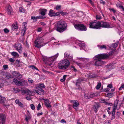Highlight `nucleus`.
Listing matches in <instances>:
<instances>
[{
  "label": "nucleus",
  "instance_id": "f257e3e1",
  "mask_svg": "<svg viewBox=\"0 0 124 124\" xmlns=\"http://www.w3.org/2000/svg\"><path fill=\"white\" fill-rule=\"evenodd\" d=\"M110 55L109 53L99 54L96 56L94 57V60H97L95 62V65L98 66H101L102 64L105 63V62L101 60L108 58Z\"/></svg>",
  "mask_w": 124,
  "mask_h": 124
},
{
  "label": "nucleus",
  "instance_id": "f03ea898",
  "mask_svg": "<svg viewBox=\"0 0 124 124\" xmlns=\"http://www.w3.org/2000/svg\"><path fill=\"white\" fill-rule=\"evenodd\" d=\"M67 25L65 21L61 20L59 21L56 25V30L60 32H62L67 30Z\"/></svg>",
  "mask_w": 124,
  "mask_h": 124
},
{
  "label": "nucleus",
  "instance_id": "7ed1b4c3",
  "mask_svg": "<svg viewBox=\"0 0 124 124\" xmlns=\"http://www.w3.org/2000/svg\"><path fill=\"white\" fill-rule=\"evenodd\" d=\"M70 64L69 60L64 59L59 62L58 64V67L60 69L65 70L68 68Z\"/></svg>",
  "mask_w": 124,
  "mask_h": 124
},
{
  "label": "nucleus",
  "instance_id": "20e7f679",
  "mask_svg": "<svg viewBox=\"0 0 124 124\" xmlns=\"http://www.w3.org/2000/svg\"><path fill=\"white\" fill-rule=\"evenodd\" d=\"M100 22L94 20L90 22L89 24V27L93 29H100Z\"/></svg>",
  "mask_w": 124,
  "mask_h": 124
},
{
  "label": "nucleus",
  "instance_id": "39448f33",
  "mask_svg": "<svg viewBox=\"0 0 124 124\" xmlns=\"http://www.w3.org/2000/svg\"><path fill=\"white\" fill-rule=\"evenodd\" d=\"M43 41V39L41 38H38L35 41V46L36 47L38 48H40L41 47L44 46L46 43L42 44Z\"/></svg>",
  "mask_w": 124,
  "mask_h": 124
},
{
  "label": "nucleus",
  "instance_id": "423d86ee",
  "mask_svg": "<svg viewBox=\"0 0 124 124\" xmlns=\"http://www.w3.org/2000/svg\"><path fill=\"white\" fill-rule=\"evenodd\" d=\"M74 26L76 29L79 31H85L87 30L86 27L82 24H77Z\"/></svg>",
  "mask_w": 124,
  "mask_h": 124
},
{
  "label": "nucleus",
  "instance_id": "0eeeda50",
  "mask_svg": "<svg viewBox=\"0 0 124 124\" xmlns=\"http://www.w3.org/2000/svg\"><path fill=\"white\" fill-rule=\"evenodd\" d=\"M64 58H66V59H69L70 61L72 62H74L73 59L72 55L69 51H67L65 52L64 54Z\"/></svg>",
  "mask_w": 124,
  "mask_h": 124
},
{
  "label": "nucleus",
  "instance_id": "6e6552de",
  "mask_svg": "<svg viewBox=\"0 0 124 124\" xmlns=\"http://www.w3.org/2000/svg\"><path fill=\"white\" fill-rule=\"evenodd\" d=\"M70 101V102L73 103V108L76 110H78V108L79 105L78 102L77 100H71Z\"/></svg>",
  "mask_w": 124,
  "mask_h": 124
},
{
  "label": "nucleus",
  "instance_id": "1a4fd4ad",
  "mask_svg": "<svg viewBox=\"0 0 124 124\" xmlns=\"http://www.w3.org/2000/svg\"><path fill=\"white\" fill-rule=\"evenodd\" d=\"M101 27L108 28H110V26L108 23L101 22H100V29Z\"/></svg>",
  "mask_w": 124,
  "mask_h": 124
},
{
  "label": "nucleus",
  "instance_id": "9d476101",
  "mask_svg": "<svg viewBox=\"0 0 124 124\" xmlns=\"http://www.w3.org/2000/svg\"><path fill=\"white\" fill-rule=\"evenodd\" d=\"M12 74L15 77L18 79H20L22 77V76L21 74L17 71H13Z\"/></svg>",
  "mask_w": 124,
  "mask_h": 124
},
{
  "label": "nucleus",
  "instance_id": "9b49d317",
  "mask_svg": "<svg viewBox=\"0 0 124 124\" xmlns=\"http://www.w3.org/2000/svg\"><path fill=\"white\" fill-rule=\"evenodd\" d=\"M0 74L5 76V77L6 79H8L11 78V75L8 73H5L3 71L1 70L0 71Z\"/></svg>",
  "mask_w": 124,
  "mask_h": 124
},
{
  "label": "nucleus",
  "instance_id": "f8f14e48",
  "mask_svg": "<svg viewBox=\"0 0 124 124\" xmlns=\"http://www.w3.org/2000/svg\"><path fill=\"white\" fill-rule=\"evenodd\" d=\"M6 118V116L2 114H0V123L5 124Z\"/></svg>",
  "mask_w": 124,
  "mask_h": 124
},
{
  "label": "nucleus",
  "instance_id": "ddd939ff",
  "mask_svg": "<svg viewBox=\"0 0 124 124\" xmlns=\"http://www.w3.org/2000/svg\"><path fill=\"white\" fill-rule=\"evenodd\" d=\"M43 100L44 101L45 103V104L47 108H50L51 106L50 105V103L49 102V100L46 99H43Z\"/></svg>",
  "mask_w": 124,
  "mask_h": 124
},
{
  "label": "nucleus",
  "instance_id": "4468645a",
  "mask_svg": "<svg viewBox=\"0 0 124 124\" xmlns=\"http://www.w3.org/2000/svg\"><path fill=\"white\" fill-rule=\"evenodd\" d=\"M95 96V94L94 93H88L85 94V96L86 98L89 99L90 98H93Z\"/></svg>",
  "mask_w": 124,
  "mask_h": 124
},
{
  "label": "nucleus",
  "instance_id": "2eb2a0df",
  "mask_svg": "<svg viewBox=\"0 0 124 124\" xmlns=\"http://www.w3.org/2000/svg\"><path fill=\"white\" fill-rule=\"evenodd\" d=\"M59 55L58 53L57 54H56L54 56H51L49 57V60L51 61H53L56 59L58 57Z\"/></svg>",
  "mask_w": 124,
  "mask_h": 124
},
{
  "label": "nucleus",
  "instance_id": "dca6fc26",
  "mask_svg": "<svg viewBox=\"0 0 124 124\" xmlns=\"http://www.w3.org/2000/svg\"><path fill=\"white\" fill-rule=\"evenodd\" d=\"M28 85V83L27 82L23 80L22 81H19L18 85L27 86Z\"/></svg>",
  "mask_w": 124,
  "mask_h": 124
},
{
  "label": "nucleus",
  "instance_id": "f3484780",
  "mask_svg": "<svg viewBox=\"0 0 124 124\" xmlns=\"http://www.w3.org/2000/svg\"><path fill=\"white\" fill-rule=\"evenodd\" d=\"M47 11V10L46 9L40 8L39 14L43 16H44L45 15Z\"/></svg>",
  "mask_w": 124,
  "mask_h": 124
},
{
  "label": "nucleus",
  "instance_id": "a211bd4d",
  "mask_svg": "<svg viewBox=\"0 0 124 124\" xmlns=\"http://www.w3.org/2000/svg\"><path fill=\"white\" fill-rule=\"evenodd\" d=\"M7 12L8 14L10 15H12L13 11L11 7L9 5L8 6L7 9Z\"/></svg>",
  "mask_w": 124,
  "mask_h": 124
},
{
  "label": "nucleus",
  "instance_id": "6ab92c4d",
  "mask_svg": "<svg viewBox=\"0 0 124 124\" xmlns=\"http://www.w3.org/2000/svg\"><path fill=\"white\" fill-rule=\"evenodd\" d=\"M27 25V23L26 22H23L22 24V26H23V29L22 31V33L23 32V35L26 31V27Z\"/></svg>",
  "mask_w": 124,
  "mask_h": 124
},
{
  "label": "nucleus",
  "instance_id": "aec40b11",
  "mask_svg": "<svg viewBox=\"0 0 124 124\" xmlns=\"http://www.w3.org/2000/svg\"><path fill=\"white\" fill-rule=\"evenodd\" d=\"M100 107V104L96 103L93 106V109L94 111L96 112L97 111L98 108Z\"/></svg>",
  "mask_w": 124,
  "mask_h": 124
},
{
  "label": "nucleus",
  "instance_id": "412c9836",
  "mask_svg": "<svg viewBox=\"0 0 124 124\" xmlns=\"http://www.w3.org/2000/svg\"><path fill=\"white\" fill-rule=\"evenodd\" d=\"M118 102V101L117 100L115 101L114 107L113 108V110L115 111L116 109Z\"/></svg>",
  "mask_w": 124,
  "mask_h": 124
},
{
  "label": "nucleus",
  "instance_id": "4be33fe9",
  "mask_svg": "<svg viewBox=\"0 0 124 124\" xmlns=\"http://www.w3.org/2000/svg\"><path fill=\"white\" fill-rule=\"evenodd\" d=\"M44 18V17H43V16H37L36 17L31 16V19L33 20L38 19H43Z\"/></svg>",
  "mask_w": 124,
  "mask_h": 124
},
{
  "label": "nucleus",
  "instance_id": "5701e85b",
  "mask_svg": "<svg viewBox=\"0 0 124 124\" xmlns=\"http://www.w3.org/2000/svg\"><path fill=\"white\" fill-rule=\"evenodd\" d=\"M55 12L53 10L51 9L48 13V15L51 16H54Z\"/></svg>",
  "mask_w": 124,
  "mask_h": 124
},
{
  "label": "nucleus",
  "instance_id": "b1692460",
  "mask_svg": "<svg viewBox=\"0 0 124 124\" xmlns=\"http://www.w3.org/2000/svg\"><path fill=\"white\" fill-rule=\"evenodd\" d=\"M16 103L17 104H18V105L20 107H23V104L22 102H20L19 100H15Z\"/></svg>",
  "mask_w": 124,
  "mask_h": 124
},
{
  "label": "nucleus",
  "instance_id": "393cba45",
  "mask_svg": "<svg viewBox=\"0 0 124 124\" xmlns=\"http://www.w3.org/2000/svg\"><path fill=\"white\" fill-rule=\"evenodd\" d=\"M97 46L101 49H106L107 48V47L105 45H98Z\"/></svg>",
  "mask_w": 124,
  "mask_h": 124
},
{
  "label": "nucleus",
  "instance_id": "a878e982",
  "mask_svg": "<svg viewBox=\"0 0 124 124\" xmlns=\"http://www.w3.org/2000/svg\"><path fill=\"white\" fill-rule=\"evenodd\" d=\"M28 113H27V115H25V120L27 122H28L29 120L31 118L30 116L28 114H29V111H28Z\"/></svg>",
  "mask_w": 124,
  "mask_h": 124
},
{
  "label": "nucleus",
  "instance_id": "bb28decb",
  "mask_svg": "<svg viewBox=\"0 0 124 124\" xmlns=\"http://www.w3.org/2000/svg\"><path fill=\"white\" fill-rule=\"evenodd\" d=\"M12 29V30L14 31L15 29H18V27L17 24H13L11 26Z\"/></svg>",
  "mask_w": 124,
  "mask_h": 124
},
{
  "label": "nucleus",
  "instance_id": "cd10ccee",
  "mask_svg": "<svg viewBox=\"0 0 124 124\" xmlns=\"http://www.w3.org/2000/svg\"><path fill=\"white\" fill-rule=\"evenodd\" d=\"M6 100V98L5 97H3L1 96H0V102L2 103H4Z\"/></svg>",
  "mask_w": 124,
  "mask_h": 124
},
{
  "label": "nucleus",
  "instance_id": "c85d7f7f",
  "mask_svg": "<svg viewBox=\"0 0 124 124\" xmlns=\"http://www.w3.org/2000/svg\"><path fill=\"white\" fill-rule=\"evenodd\" d=\"M16 50L18 51V52L20 53H22V46H21L20 47H17L16 49Z\"/></svg>",
  "mask_w": 124,
  "mask_h": 124
},
{
  "label": "nucleus",
  "instance_id": "c756f323",
  "mask_svg": "<svg viewBox=\"0 0 124 124\" xmlns=\"http://www.w3.org/2000/svg\"><path fill=\"white\" fill-rule=\"evenodd\" d=\"M118 42H117L115 43L112 44L111 45L112 46L113 48L116 47L118 45Z\"/></svg>",
  "mask_w": 124,
  "mask_h": 124
},
{
  "label": "nucleus",
  "instance_id": "7c9ffc66",
  "mask_svg": "<svg viewBox=\"0 0 124 124\" xmlns=\"http://www.w3.org/2000/svg\"><path fill=\"white\" fill-rule=\"evenodd\" d=\"M79 60L81 61H83L85 62H87L88 61L89 59H88L85 58H80Z\"/></svg>",
  "mask_w": 124,
  "mask_h": 124
},
{
  "label": "nucleus",
  "instance_id": "2f4dec72",
  "mask_svg": "<svg viewBox=\"0 0 124 124\" xmlns=\"http://www.w3.org/2000/svg\"><path fill=\"white\" fill-rule=\"evenodd\" d=\"M115 111L113 110L112 112V116L111 120H112L113 119H114L115 118Z\"/></svg>",
  "mask_w": 124,
  "mask_h": 124
},
{
  "label": "nucleus",
  "instance_id": "473e14b6",
  "mask_svg": "<svg viewBox=\"0 0 124 124\" xmlns=\"http://www.w3.org/2000/svg\"><path fill=\"white\" fill-rule=\"evenodd\" d=\"M36 88L39 90L40 91L44 92V91L39 86H37L36 87Z\"/></svg>",
  "mask_w": 124,
  "mask_h": 124
},
{
  "label": "nucleus",
  "instance_id": "72a5a7b5",
  "mask_svg": "<svg viewBox=\"0 0 124 124\" xmlns=\"http://www.w3.org/2000/svg\"><path fill=\"white\" fill-rule=\"evenodd\" d=\"M11 55L14 56H19L18 54L16 52H13L11 53Z\"/></svg>",
  "mask_w": 124,
  "mask_h": 124
},
{
  "label": "nucleus",
  "instance_id": "f704fd0d",
  "mask_svg": "<svg viewBox=\"0 0 124 124\" xmlns=\"http://www.w3.org/2000/svg\"><path fill=\"white\" fill-rule=\"evenodd\" d=\"M67 76V75H64L63 77L61 79H60L61 81L62 82L64 81L66 79Z\"/></svg>",
  "mask_w": 124,
  "mask_h": 124
},
{
  "label": "nucleus",
  "instance_id": "c9c22d12",
  "mask_svg": "<svg viewBox=\"0 0 124 124\" xmlns=\"http://www.w3.org/2000/svg\"><path fill=\"white\" fill-rule=\"evenodd\" d=\"M13 82L15 83V84L17 85H18L19 81H18L16 79L14 78L13 80Z\"/></svg>",
  "mask_w": 124,
  "mask_h": 124
},
{
  "label": "nucleus",
  "instance_id": "e433bc0d",
  "mask_svg": "<svg viewBox=\"0 0 124 124\" xmlns=\"http://www.w3.org/2000/svg\"><path fill=\"white\" fill-rule=\"evenodd\" d=\"M76 86L78 87V89L79 90H81L82 89L80 87L79 83L77 82L76 83Z\"/></svg>",
  "mask_w": 124,
  "mask_h": 124
},
{
  "label": "nucleus",
  "instance_id": "4c0bfd02",
  "mask_svg": "<svg viewBox=\"0 0 124 124\" xmlns=\"http://www.w3.org/2000/svg\"><path fill=\"white\" fill-rule=\"evenodd\" d=\"M70 69L71 70L75 72H76L77 71V70L73 66H71Z\"/></svg>",
  "mask_w": 124,
  "mask_h": 124
},
{
  "label": "nucleus",
  "instance_id": "58836bf2",
  "mask_svg": "<svg viewBox=\"0 0 124 124\" xmlns=\"http://www.w3.org/2000/svg\"><path fill=\"white\" fill-rule=\"evenodd\" d=\"M28 82L30 84H32L33 82V80L31 79L30 78H29L28 79Z\"/></svg>",
  "mask_w": 124,
  "mask_h": 124
},
{
  "label": "nucleus",
  "instance_id": "ea45409f",
  "mask_svg": "<svg viewBox=\"0 0 124 124\" xmlns=\"http://www.w3.org/2000/svg\"><path fill=\"white\" fill-rule=\"evenodd\" d=\"M101 83L99 82V83L96 86V89H98L100 88V87L101 86Z\"/></svg>",
  "mask_w": 124,
  "mask_h": 124
},
{
  "label": "nucleus",
  "instance_id": "a19ab883",
  "mask_svg": "<svg viewBox=\"0 0 124 124\" xmlns=\"http://www.w3.org/2000/svg\"><path fill=\"white\" fill-rule=\"evenodd\" d=\"M38 86H39L40 87H42L43 88H45V86L43 84H39L38 85Z\"/></svg>",
  "mask_w": 124,
  "mask_h": 124
},
{
  "label": "nucleus",
  "instance_id": "79ce46f5",
  "mask_svg": "<svg viewBox=\"0 0 124 124\" xmlns=\"http://www.w3.org/2000/svg\"><path fill=\"white\" fill-rule=\"evenodd\" d=\"M113 93H108L107 95V97H108L111 98L112 97Z\"/></svg>",
  "mask_w": 124,
  "mask_h": 124
},
{
  "label": "nucleus",
  "instance_id": "37998d69",
  "mask_svg": "<svg viewBox=\"0 0 124 124\" xmlns=\"http://www.w3.org/2000/svg\"><path fill=\"white\" fill-rule=\"evenodd\" d=\"M85 46V45L84 43L81 42L79 44V46L81 47H84Z\"/></svg>",
  "mask_w": 124,
  "mask_h": 124
},
{
  "label": "nucleus",
  "instance_id": "c03bdc74",
  "mask_svg": "<svg viewBox=\"0 0 124 124\" xmlns=\"http://www.w3.org/2000/svg\"><path fill=\"white\" fill-rule=\"evenodd\" d=\"M61 6L60 5H57L55 9L57 10H59L61 9Z\"/></svg>",
  "mask_w": 124,
  "mask_h": 124
},
{
  "label": "nucleus",
  "instance_id": "a18cd8bd",
  "mask_svg": "<svg viewBox=\"0 0 124 124\" xmlns=\"http://www.w3.org/2000/svg\"><path fill=\"white\" fill-rule=\"evenodd\" d=\"M42 71H43V72L45 73L46 74H49L50 73H51L50 72L47 71L46 70H45L44 69H42Z\"/></svg>",
  "mask_w": 124,
  "mask_h": 124
},
{
  "label": "nucleus",
  "instance_id": "49530a36",
  "mask_svg": "<svg viewBox=\"0 0 124 124\" xmlns=\"http://www.w3.org/2000/svg\"><path fill=\"white\" fill-rule=\"evenodd\" d=\"M19 11L21 12H25V9L22 7H20L19 8Z\"/></svg>",
  "mask_w": 124,
  "mask_h": 124
},
{
  "label": "nucleus",
  "instance_id": "de8ad7c7",
  "mask_svg": "<svg viewBox=\"0 0 124 124\" xmlns=\"http://www.w3.org/2000/svg\"><path fill=\"white\" fill-rule=\"evenodd\" d=\"M31 91L28 89H27L26 90V93L25 94H27V95H29Z\"/></svg>",
  "mask_w": 124,
  "mask_h": 124
},
{
  "label": "nucleus",
  "instance_id": "09e8293b",
  "mask_svg": "<svg viewBox=\"0 0 124 124\" xmlns=\"http://www.w3.org/2000/svg\"><path fill=\"white\" fill-rule=\"evenodd\" d=\"M3 68L4 70H6L8 68V65H3Z\"/></svg>",
  "mask_w": 124,
  "mask_h": 124
},
{
  "label": "nucleus",
  "instance_id": "8fccbe9b",
  "mask_svg": "<svg viewBox=\"0 0 124 124\" xmlns=\"http://www.w3.org/2000/svg\"><path fill=\"white\" fill-rule=\"evenodd\" d=\"M124 88V84H122L121 85L120 87L119 88V90H121L123 89Z\"/></svg>",
  "mask_w": 124,
  "mask_h": 124
},
{
  "label": "nucleus",
  "instance_id": "3c124183",
  "mask_svg": "<svg viewBox=\"0 0 124 124\" xmlns=\"http://www.w3.org/2000/svg\"><path fill=\"white\" fill-rule=\"evenodd\" d=\"M30 106L31 108L33 110L35 109V107L33 104H31L30 105Z\"/></svg>",
  "mask_w": 124,
  "mask_h": 124
},
{
  "label": "nucleus",
  "instance_id": "603ef678",
  "mask_svg": "<svg viewBox=\"0 0 124 124\" xmlns=\"http://www.w3.org/2000/svg\"><path fill=\"white\" fill-rule=\"evenodd\" d=\"M60 16V12H57L56 13H55L54 14V16Z\"/></svg>",
  "mask_w": 124,
  "mask_h": 124
},
{
  "label": "nucleus",
  "instance_id": "864d4df0",
  "mask_svg": "<svg viewBox=\"0 0 124 124\" xmlns=\"http://www.w3.org/2000/svg\"><path fill=\"white\" fill-rule=\"evenodd\" d=\"M9 61L11 62H13L15 61V59L13 58H10L9 59Z\"/></svg>",
  "mask_w": 124,
  "mask_h": 124
},
{
  "label": "nucleus",
  "instance_id": "5fc2aeb1",
  "mask_svg": "<svg viewBox=\"0 0 124 124\" xmlns=\"http://www.w3.org/2000/svg\"><path fill=\"white\" fill-rule=\"evenodd\" d=\"M109 9L110 11H113L114 13H115L116 11L113 8H109Z\"/></svg>",
  "mask_w": 124,
  "mask_h": 124
},
{
  "label": "nucleus",
  "instance_id": "6e6d98bb",
  "mask_svg": "<svg viewBox=\"0 0 124 124\" xmlns=\"http://www.w3.org/2000/svg\"><path fill=\"white\" fill-rule=\"evenodd\" d=\"M44 93V92H39L38 94L40 95H43Z\"/></svg>",
  "mask_w": 124,
  "mask_h": 124
},
{
  "label": "nucleus",
  "instance_id": "4d7b16f0",
  "mask_svg": "<svg viewBox=\"0 0 124 124\" xmlns=\"http://www.w3.org/2000/svg\"><path fill=\"white\" fill-rule=\"evenodd\" d=\"M22 45L20 44H17L15 45V47L16 49L17 48V47H20Z\"/></svg>",
  "mask_w": 124,
  "mask_h": 124
},
{
  "label": "nucleus",
  "instance_id": "13d9d810",
  "mask_svg": "<svg viewBox=\"0 0 124 124\" xmlns=\"http://www.w3.org/2000/svg\"><path fill=\"white\" fill-rule=\"evenodd\" d=\"M41 107V105L40 103L39 104L37 108V109L38 110H39L40 108Z\"/></svg>",
  "mask_w": 124,
  "mask_h": 124
},
{
  "label": "nucleus",
  "instance_id": "bf43d9fd",
  "mask_svg": "<svg viewBox=\"0 0 124 124\" xmlns=\"http://www.w3.org/2000/svg\"><path fill=\"white\" fill-rule=\"evenodd\" d=\"M119 7L123 11H124V8L123 6L120 5L119 6Z\"/></svg>",
  "mask_w": 124,
  "mask_h": 124
},
{
  "label": "nucleus",
  "instance_id": "052dcab7",
  "mask_svg": "<svg viewBox=\"0 0 124 124\" xmlns=\"http://www.w3.org/2000/svg\"><path fill=\"white\" fill-rule=\"evenodd\" d=\"M21 91L22 93V94H25L26 93V90H21Z\"/></svg>",
  "mask_w": 124,
  "mask_h": 124
},
{
  "label": "nucleus",
  "instance_id": "680f3d73",
  "mask_svg": "<svg viewBox=\"0 0 124 124\" xmlns=\"http://www.w3.org/2000/svg\"><path fill=\"white\" fill-rule=\"evenodd\" d=\"M4 32L5 33H7L9 32V30L7 28H5L4 29Z\"/></svg>",
  "mask_w": 124,
  "mask_h": 124
},
{
  "label": "nucleus",
  "instance_id": "e2e57ef3",
  "mask_svg": "<svg viewBox=\"0 0 124 124\" xmlns=\"http://www.w3.org/2000/svg\"><path fill=\"white\" fill-rule=\"evenodd\" d=\"M101 102L105 103V102H106L105 100L104 99H102L101 101Z\"/></svg>",
  "mask_w": 124,
  "mask_h": 124
},
{
  "label": "nucleus",
  "instance_id": "0e129e2a",
  "mask_svg": "<svg viewBox=\"0 0 124 124\" xmlns=\"http://www.w3.org/2000/svg\"><path fill=\"white\" fill-rule=\"evenodd\" d=\"M105 104H106V105H110V106H111L113 105V104H112V103H109L107 102H105Z\"/></svg>",
  "mask_w": 124,
  "mask_h": 124
},
{
  "label": "nucleus",
  "instance_id": "69168bd1",
  "mask_svg": "<svg viewBox=\"0 0 124 124\" xmlns=\"http://www.w3.org/2000/svg\"><path fill=\"white\" fill-rule=\"evenodd\" d=\"M31 67L32 69H34L38 70L37 69V68L34 66H31Z\"/></svg>",
  "mask_w": 124,
  "mask_h": 124
},
{
  "label": "nucleus",
  "instance_id": "338daca9",
  "mask_svg": "<svg viewBox=\"0 0 124 124\" xmlns=\"http://www.w3.org/2000/svg\"><path fill=\"white\" fill-rule=\"evenodd\" d=\"M96 19H101V16L99 15H97L96 16Z\"/></svg>",
  "mask_w": 124,
  "mask_h": 124
},
{
  "label": "nucleus",
  "instance_id": "774afa93",
  "mask_svg": "<svg viewBox=\"0 0 124 124\" xmlns=\"http://www.w3.org/2000/svg\"><path fill=\"white\" fill-rule=\"evenodd\" d=\"M100 0V2L103 5H104L105 4V2L104 1H103V0Z\"/></svg>",
  "mask_w": 124,
  "mask_h": 124
}]
</instances>
